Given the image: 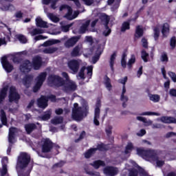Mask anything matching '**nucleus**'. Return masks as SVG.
I'll return each mask as SVG.
<instances>
[{
	"mask_svg": "<svg viewBox=\"0 0 176 176\" xmlns=\"http://www.w3.org/2000/svg\"><path fill=\"white\" fill-rule=\"evenodd\" d=\"M137 153L145 160H153L156 162L157 167H162L164 166V160H161L157 157V151L155 150H144L142 148H138Z\"/></svg>",
	"mask_w": 176,
	"mask_h": 176,
	"instance_id": "nucleus-1",
	"label": "nucleus"
},
{
	"mask_svg": "<svg viewBox=\"0 0 176 176\" xmlns=\"http://www.w3.org/2000/svg\"><path fill=\"white\" fill-rule=\"evenodd\" d=\"M32 67L36 70L39 69L42 67V58L41 56H37L33 58L32 63L30 60H24L20 66V71L25 74L30 72Z\"/></svg>",
	"mask_w": 176,
	"mask_h": 176,
	"instance_id": "nucleus-2",
	"label": "nucleus"
},
{
	"mask_svg": "<svg viewBox=\"0 0 176 176\" xmlns=\"http://www.w3.org/2000/svg\"><path fill=\"white\" fill-rule=\"evenodd\" d=\"M87 111H89V107H86L85 109H83L82 107H79L78 103H74L72 108V118L76 122H80L85 116H87Z\"/></svg>",
	"mask_w": 176,
	"mask_h": 176,
	"instance_id": "nucleus-3",
	"label": "nucleus"
},
{
	"mask_svg": "<svg viewBox=\"0 0 176 176\" xmlns=\"http://www.w3.org/2000/svg\"><path fill=\"white\" fill-rule=\"evenodd\" d=\"M31 157L27 153H21L18 157L16 168L17 170L25 168L30 164Z\"/></svg>",
	"mask_w": 176,
	"mask_h": 176,
	"instance_id": "nucleus-4",
	"label": "nucleus"
},
{
	"mask_svg": "<svg viewBox=\"0 0 176 176\" xmlns=\"http://www.w3.org/2000/svg\"><path fill=\"white\" fill-rule=\"evenodd\" d=\"M47 82L49 86H56V87H60L64 85V79L63 78L53 74L49 76Z\"/></svg>",
	"mask_w": 176,
	"mask_h": 176,
	"instance_id": "nucleus-5",
	"label": "nucleus"
},
{
	"mask_svg": "<svg viewBox=\"0 0 176 176\" xmlns=\"http://www.w3.org/2000/svg\"><path fill=\"white\" fill-rule=\"evenodd\" d=\"M82 64L80 59H72L67 63V67L70 69L72 74L75 75L79 72V68Z\"/></svg>",
	"mask_w": 176,
	"mask_h": 176,
	"instance_id": "nucleus-6",
	"label": "nucleus"
},
{
	"mask_svg": "<svg viewBox=\"0 0 176 176\" xmlns=\"http://www.w3.org/2000/svg\"><path fill=\"white\" fill-rule=\"evenodd\" d=\"M46 76H47V73L46 72H42L36 78V85L33 87L34 93H36L42 87L43 82L46 80Z\"/></svg>",
	"mask_w": 176,
	"mask_h": 176,
	"instance_id": "nucleus-7",
	"label": "nucleus"
},
{
	"mask_svg": "<svg viewBox=\"0 0 176 176\" xmlns=\"http://www.w3.org/2000/svg\"><path fill=\"white\" fill-rule=\"evenodd\" d=\"M49 100H51V101L54 102L56 101V96L50 95V96H41L39 99L37 100V105L39 107V108H42L43 109H45L47 107V101Z\"/></svg>",
	"mask_w": 176,
	"mask_h": 176,
	"instance_id": "nucleus-8",
	"label": "nucleus"
},
{
	"mask_svg": "<svg viewBox=\"0 0 176 176\" xmlns=\"http://www.w3.org/2000/svg\"><path fill=\"white\" fill-rule=\"evenodd\" d=\"M85 74H87L88 78H91V76L93 75V66H89L87 67L83 66L81 67L77 75V78H79V79H85Z\"/></svg>",
	"mask_w": 176,
	"mask_h": 176,
	"instance_id": "nucleus-9",
	"label": "nucleus"
},
{
	"mask_svg": "<svg viewBox=\"0 0 176 176\" xmlns=\"http://www.w3.org/2000/svg\"><path fill=\"white\" fill-rule=\"evenodd\" d=\"M101 101L98 100L94 109V124L95 126H100V115L101 113Z\"/></svg>",
	"mask_w": 176,
	"mask_h": 176,
	"instance_id": "nucleus-10",
	"label": "nucleus"
},
{
	"mask_svg": "<svg viewBox=\"0 0 176 176\" xmlns=\"http://www.w3.org/2000/svg\"><path fill=\"white\" fill-rule=\"evenodd\" d=\"M62 10H66V12H67L65 16L67 20H74V19H76L78 14H79V13L75 12V15H72V8L67 5H63L60 7V11L62 12Z\"/></svg>",
	"mask_w": 176,
	"mask_h": 176,
	"instance_id": "nucleus-11",
	"label": "nucleus"
},
{
	"mask_svg": "<svg viewBox=\"0 0 176 176\" xmlns=\"http://www.w3.org/2000/svg\"><path fill=\"white\" fill-rule=\"evenodd\" d=\"M63 90L66 93H71V91H75L76 90V83L72 80H69L65 82L64 80V84L62 85Z\"/></svg>",
	"mask_w": 176,
	"mask_h": 176,
	"instance_id": "nucleus-12",
	"label": "nucleus"
},
{
	"mask_svg": "<svg viewBox=\"0 0 176 176\" xmlns=\"http://www.w3.org/2000/svg\"><path fill=\"white\" fill-rule=\"evenodd\" d=\"M20 100V94H19V92H17V89H16V87H11L10 88V94H9V101L10 102H12V101H14V102H18Z\"/></svg>",
	"mask_w": 176,
	"mask_h": 176,
	"instance_id": "nucleus-13",
	"label": "nucleus"
},
{
	"mask_svg": "<svg viewBox=\"0 0 176 176\" xmlns=\"http://www.w3.org/2000/svg\"><path fill=\"white\" fill-rule=\"evenodd\" d=\"M79 39H80V36H74L67 39L65 43L64 46L67 49H70V47H74L76 43L79 42Z\"/></svg>",
	"mask_w": 176,
	"mask_h": 176,
	"instance_id": "nucleus-14",
	"label": "nucleus"
},
{
	"mask_svg": "<svg viewBox=\"0 0 176 176\" xmlns=\"http://www.w3.org/2000/svg\"><path fill=\"white\" fill-rule=\"evenodd\" d=\"M53 148V142L49 139L43 140L42 152L43 153H47L52 151Z\"/></svg>",
	"mask_w": 176,
	"mask_h": 176,
	"instance_id": "nucleus-15",
	"label": "nucleus"
},
{
	"mask_svg": "<svg viewBox=\"0 0 176 176\" xmlns=\"http://www.w3.org/2000/svg\"><path fill=\"white\" fill-rule=\"evenodd\" d=\"M103 173L106 176H115L118 175L119 170L118 169V168H115L113 166H106L103 169Z\"/></svg>",
	"mask_w": 176,
	"mask_h": 176,
	"instance_id": "nucleus-16",
	"label": "nucleus"
},
{
	"mask_svg": "<svg viewBox=\"0 0 176 176\" xmlns=\"http://www.w3.org/2000/svg\"><path fill=\"white\" fill-rule=\"evenodd\" d=\"M83 53V46L82 45H77L72 50L70 55L71 57H80V55Z\"/></svg>",
	"mask_w": 176,
	"mask_h": 176,
	"instance_id": "nucleus-17",
	"label": "nucleus"
},
{
	"mask_svg": "<svg viewBox=\"0 0 176 176\" xmlns=\"http://www.w3.org/2000/svg\"><path fill=\"white\" fill-rule=\"evenodd\" d=\"M1 4L2 7L0 8L1 10L6 12L8 10H14V6L12 4H8V2H13V0H1Z\"/></svg>",
	"mask_w": 176,
	"mask_h": 176,
	"instance_id": "nucleus-18",
	"label": "nucleus"
},
{
	"mask_svg": "<svg viewBox=\"0 0 176 176\" xmlns=\"http://www.w3.org/2000/svg\"><path fill=\"white\" fill-rule=\"evenodd\" d=\"M1 64L6 72L10 73L11 71H13V65L8 61V58L6 56L1 58Z\"/></svg>",
	"mask_w": 176,
	"mask_h": 176,
	"instance_id": "nucleus-19",
	"label": "nucleus"
},
{
	"mask_svg": "<svg viewBox=\"0 0 176 176\" xmlns=\"http://www.w3.org/2000/svg\"><path fill=\"white\" fill-rule=\"evenodd\" d=\"M8 157H4L2 159V164H3V168L2 170H1V176H8Z\"/></svg>",
	"mask_w": 176,
	"mask_h": 176,
	"instance_id": "nucleus-20",
	"label": "nucleus"
},
{
	"mask_svg": "<svg viewBox=\"0 0 176 176\" xmlns=\"http://www.w3.org/2000/svg\"><path fill=\"white\" fill-rule=\"evenodd\" d=\"M34 80V76L32 75H27L25 76L23 80L22 83L25 86V87H30L31 85L32 84V82Z\"/></svg>",
	"mask_w": 176,
	"mask_h": 176,
	"instance_id": "nucleus-21",
	"label": "nucleus"
},
{
	"mask_svg": "<svg viewBox=\"0 0 176 176\" xmlns=\"http://www.w3.org/2000/svg\"><path fill=\"white\" fill-rule=\"evenodd\" d=\"M160 121L166 124L176 123V118L174 117L162 116L160 118Z\"/></svg>",
	"mask_w": 176,
	"mask_h": 176,
	"instance_id": "nucleus-22",
	"label": "nucleus"
},
{
	"mask_svg": "<svg viewBox=\"0 0 176 176\" xmlns=\"http://www.w3.org/2000/svg\"><path fill=\"white\" fill-rule=\"evenodd\" d=\"M162 34L163 38H167L168 34H170V25L168 23H164L162 25Z\"/></svg>",
	"mask_w": 176,
	"mask_h": 176,
	"instance_id": "nucleus-23",
	"label": "nucleus"
},
{
	"mask_svg": "<svg viewBox=\"0 0 176 176\" xmlns=\"http://www.w3.org/2000/svg\"><path fill=\"white\" fill-rule=\"evenodd\" d=\"M17 131L16 128L12 127L10 128L9 135H8V141L10 144H13V140H14V134Z\"/></svg>",
	"mask_w": 176,
	"mask_h": 176,
	"instance_id": "nucleus-24",
	"label": "nucleus"
},
{
	"mask_svg": "<svg viewBox=\"0 0 176 176\" xmlns=\"http://www.w3.org/2000/svg\"><path fill=\"white\" fill-rule=\"evenodd\" d=\"M61 41L57 39H52L45 41L44 43L41 45L44 47H47V46H53V45H56V43H60Z\"/></svg>",
	"mask_w": 176,
	"mask_h": 176,
	"instance_id": "nucleus-25",
	"label": "nucleus"
},
{
	"mask_svg": "<svg viewBox=\"0 0 176 176\" xmlns=\"http://www.w3.org/2000/svg\"><path fill=\"white\" fill-rule=\"evenodd\" d=\"M90 25V20L86 21L82 25L80 26L78 32L80 34H85L87 31V28Z\"/></svg>",
	"mask_w": 176,
	"mask_h": 176,
	"instance_id": "nucleus-26",
	"label": "nucleus"
},
{
	"mask_svg": "<svg viewBox=\"0 0 176 176\" xmlns=\"http://www.w3.org/2000/svg\"><path fill=\"white\" fill-rule=\"evenodd\" d=\"M25 131L28 134H31L36 129V125L34 123H30L25 125Z\"/></svg>",
	"mask_w": 176,
	"mask_h": 176,
	"instance_id": "nucleus-27",
	"label": "nucleus"
},
{
	"mask_svg": "<svg viewBox=\"0 0 176 176\" xmlns=\"http://www.w3.org/2000/svg\"><path fill=\"white\" fill-rule=\"evenodd\" d=\"M36 24L37 27H40L41 28H47V23L43 21L41 17L36 19Z\"/></svg>",
	"mask_w": 176,
	"mask_h": 176,
	"instance_id": "nucleus-28",
	"label": "nucleus"
},
{
	"mask_svg": "<svg viewBox=\"0 0 176 176\" xmlns=\"http://www.w3.org/2000/svg\"><path fill=\"white\" fill-rule=\"evenodd\" d=\"M44 12L47 13V16L48 18H50V20H52V21L54 23H58V21H60V19H58V17H57L53 13L47 12V10H46V8H45Z\"/></svg>",
	"mask_w": 176,
	"mask_h": 176,
	"instance_id": "nucleus-29",
	"label": "nucleus"
},
{
	"mask_svg": "<svg viewBox=\"0 0 176 176\" xmlns=\"http://www.w3.org/2000/svg\"><path fill=\"white\" fill-rule=\"evenodd\" d=\"M144 35V29L142 26L138 25L135 29V38H141Z\"/></svg>",
	"mask_w": 176,
	"mask_h": 176,
	"instance_id": "nucleus-30",
	"label": "nucleus"
},
{
	"mask_svg": "<svg viewBox=\"0 0 176 176\" xmlns=\"http://www.w3.org/2000/svg\"><path fill=\"white\" fill-rule=\"evenodd\" d=\"M58 50V47H49L43 50V52L45 53V54H53V53H56Z\"/></svg>",
	"mask_w": 176,
	"mask_h": 176,
	"instance_id": "nucleus-31",
	"label": "nucleus"
},
{
	"mask_svg": "<svg viewBox=\"0 0 176 176\" xmlns=\"http://www.w3.org/2000/svg\"><path fill=\"white\" fill-rule=\"evenodd\" d=\"M7 94H8V87H3L0 91V104H2V101L5 100Z\"/></svg>",
	"mask_w": 176,
	"mask_h": 176,
	"instance_id": "nucleus-32",
	"label": "nucleus"
},
{
	"mask_svg": "<svg viewBox=\"0 0 176 176\" xmlns=\"http://www.w3.org/2000/svg\"><path fill=\"white\" fill-rule=\"evenodd\" d=\"M0 119L1 120L2 124L6 126L8 123V118H6V113L3 111V109L0 110Z\"/></svg>",
	"mask_w": 176,
	"mask_h": 176,
	"instance_id": "nucleus-33",
	"label": "nucleus"
},
{
	"mask_svg": "<svg viewBox=\"0 0 176 176\" xmlns=\"http://www.w3.org/2000/svg\"><path fill=\"white\" fill-rule=\"evenodd\" d=\"M90 165L92 166L93 167H94V168H96L97 170V169L100 168V166L104 167L105 162H104V161L98 160V161L94 162L93 163H91Z\"/></svg>",
	"mask_w": 176,
	"mask_h": 176,
	"instance_id": "nucleus-34",
	"label": "nucleus"
},
{
	"mask_svg": "<svg viewBox=\"0 0 176 176\" xmlns=\"http://www.w3.org/2000/svg\"><path fill=\"white\" fill-rule=\"evenodd\" d=\"M97 148H90L87 152L85 153L84 156L85 159H90L96 153Z\"/></svg>",
	"mask_w": 176,
	"mask_h": 176,
	"instance_id": "nucleus-35",
	"label": "nucleus"
},
{
	"mask_svg": "<svg viewBox=\"0 0 176 176\" xmlns=\"http://www.w3.org/2000/svg\"><path fill=\"white\" fill-rule=\"evenodd\" d=\"M116 52H113V54L110 57L109 60V65L111 71H113V65H115V60H116Z\"/></svg>",
	"mask_w": 176,
	"mask_h": 176,
	"instance_id": "nucleus-36",
	"label": "nucleus"
},
{
	"mask_svg": "<svg viewBox=\"0 0 176 176\" xmlns=\"http://www.w3.org/2000/svg\"><path fill=\"white\" fill-rule=\"evenodd\" d=\"M100 19L104 25H108V24H109V17H108L107 14H101L100 16Z\"/></svg>",
	"mask_w": 176,
	"mask_h": 176,
	"instance_id": "nucleus-37",
	"label": "nucleus"
},
{
	"mask_svg": "<svg viewBox=\"0 0 176 176\" xmlns=\"http://www.w3.org/2000/svg\"><path fill=\"white\" fill-rule=\"evenodd\" d=\"M84 170H85V172L86 173V174H87L88 175L100 176V172L91 171L90 169H89L88 166H85Z\"/></svg>",
	"mask_w": 176,
	"mask_h": 176,
	"instance_id": "nucleus-38",
	"label": "nucleus"
},
{
	"mask_svg": "<svg viewBox=\"0 0 176 176\" xmlns=\"http://www.w3.org/2000/svg\"><path fill=\"white\" fill-rule=\"evenodd\" d=\"M64 120L62 116H56L51 120L52 124H61Z\"/></svg>",
	"mask_w": 176,
	"mask_h": 176,
	"instance_id": "nucleus-39",
	"label": "nucleus"
},
{
	"mask_svg": "<svg viewBox=\"0 0 176 176\" xmlns=\"http://www.w3.org/2000/svg\"><path fill=\"white\" fill-rule=\"evenodd\" d=\"M102 52L100 50V49H98L96 50L95 56L92 58V63L94 64H96L98 60H100V56H101Z\"/></svg>",
	"mask_w": 176,
	"mask_h": 176,
	"instance_id": "nucleus-40",
	"label": "nucleus"
},
{
	"mask_svg": "<svg viewBox=\"0 0 176 176\" xmlns=\"http://www.w3.org/2000/svg\"><path fill=\"white\" fill-rule=\"evenodd\" d=\"M58 0H43V3L44 5H49L52 2L51 8L52 9H56V3H57Z\"/></svg>",
	"mask_w": 176,
	"mask_h": 176,
	"instance_id": "nucleus-41",
	"label": "nucleus"
},
{
	"mask_svg": "<svg viewBox=\"0 0 176 176\" xmlns=\"http://www.w3.org/2000/svg\"><path fill=\"white\" fill-rule=\"evenodd\" d=\"M120 100L122 102V107L124 108H126V107H127L126 102H127V101H129V96H127L126 95H120Z\"/></svg>",
	"mask_w": 176,
	"mask_h": 176,
	"instance_id": "nucleus-42",
	"label": "nucleus"
},
{
	"mask_svg": "<svg viewBox=\"0 0 176 176\" xmlns=\"http://www.w3.org/2000/svg\"><path fill=\"white\" fill-rule=\"evenodd\" d=\"M137 120H140V122H143V123H145L147 126H151L153 122L151 120H147L146 118L141 116H138L136 118Z\"/></svg>",
	"mask_w": 176,
	"mask_h": 176,
	"instance_id": "nucleus-43",
	"label": "nucleus"
},
{
	"mask_svg": "<svg viewBox=\"0 0 176 176\" xmlns=\"http://www.w3.org/2000/svg\"><path fill=\"white\" fill-rule=\"evenodd\" d=\"M149 100L153 101V102H159L160 101V96L157 94H151L149 95Z\"/></svg>",
	"mask_w": 176,
	"mask_h": 176,
	"instance_id": "nucleus-44",
	"label": "nucleus"
},
{
	"mask_svg": "<svg viewBox=\"0 0 176 176\" xmlns=\"http://www.w3.org/2000/svg\"><path fill=\"white\" fill-rule=\"evenodd\" d=\"M160 36V30L157 27L153 28V38L155 41H157Z\"/></svg>",
	"mask_w": 176,
	"mask_h": 176,
	"instance_id": "nucleus-45",
	"label": "nucleus"
},
{
	"mask_svg": "<svg viewBox=\"0 0 176 176\" xmlns=\"http://www.w3.org/2000/svg\"><path fill=\"white\" fill-rule=\"evenodd\" d=\"M141 116H160V113H156V112H152V111H146V112H143L140 113Z\"/></svg>",
	"mask_w": 176,
	"mask_h": 176,
	"instance_id": "nucleus-46",
	"label": "nucleus"
},
{
	"mask_svg": "<svg viewBox=\"0 0 176 176\" xmlns=\"http://www.w3.org/2000/svg\"><path fill=\"white\" fill-rule=\"evenodd\" d=\"M45 32V30L39 28L34 29L32 32H30V34L32 36H35V35H38L39 34H43Z\"/></svg>",
	"mask_w": 176,
	"mask_h": 176,
	"instance_id": "nucleus-47",
	"label": "nucleus"
},
{
	"mask_svg": "<svg viewBox=\"0 0 176 176\" xmlns=\"http://www.w3.org/2000/svg\"><path fill=\"white\" fill-rule=\"evenodd\" d=\"M104 85L107 89L110 91L112 88V85L111 84V78H109L108 76L104 78Z\"/></svg>",
	"mask_w": 176,
	"mask_h": 176,
	"instance_id": "nucleus-48",
	"label": "nucleus"
},
{
	"mask_svg": "<svg viewBox=\"0 0 176 176\" xmlns=\"http://www.w3.org/2000/svg\"><path fill=\"white\" fill-rule=\"evenodd\" d=\"M141 54V57L144 63H148V57H149V54L146 53V51L143 50H142Z\"/></svg>",
	"mask_w": 176,
	"mask_h": 176,
	"instance_id": "nucleus-49",
	"label": "nucleus"
},
{
	"mask_svg": "<svg viewBox=\"0 0 176 176\" xmlns=\"http://www.w3.org/2000/svg\"><path fill=\"white\" fill-rule=\"evenodd\" d=\"M126 30H130V22H124L121 28L122 32H124Z\"/></svg>",
	"mask_w": 176,
	"mask_h": 176,
	"instance_id": "nucleus-50",
	"label": "nucleus"
},
{
	"mask_svg": "<svg viewBox=\"0 0 176 176\" xmlns=\"http://www.w3.org/2000/svg\"><path fill=\"white\" fill-rule=\"evenodd\" d=\"M50 116H52V111L50 110L41 116V119L42 120H49V119H50Z\"/></svg>",
	"mask_w": 176,
	"mask_h": 176,
	"instance_id": "nucleus-51",
	"label": "nucleus"
},
{
	"mask_svg": "<svg viewBox=\"0 0 176 176\" xmlns=\"http://www.w3.org/2000/svg\"><path fill=\"white\" fill-rule=\"evenodd\" d=\"M64 164H65V162L60 161L59 162L53 165L52 169L54 170L55 168H60L63 167V166H64Z\"/></svg>",
	"mask_w": 176,
	"mask_h": 176,
	"instance_id": "nucleus-52",
	"label": "nucleus"
},
{
	"mask_svg": "<svg viewBox=\"0 0 176 176\" xmlns=\"http://www.w3.org/2000/svg\"><path fill=\"white\" fill-rule=\"evenodd\" d=\"M134 63H135V56L131 55V58L129 59L128 64H127L128 68H129V69L131 68V65H133V64H134Z\"/></svg>",
	"mask_w": 176,
	"mask_h": 176,
	"instance_id": "nucleus-53",
	"label": "nucleus"
},
{
	"mask_svg": "<svg viewBox=\"0 0 176 176\" xmlns=\"http://www.w3.org/2000/svg\"><path fill=\"white\" fill-rule=\"evenodd\" d=\"M104 31L102 32L104 36H109V34L111 32V29L109 28V27H108V25H104Z\"/></svg>",
	"mask_w": 176,
	"mask_h": 176,
	"instance_id": "nucleus-54",
	"label": "nucleus"
},
{
	"mask_svg": "<svg viewBox=\"0 0 176 176\" xmlns=\"http://www.w3.org/2000/svg\"><path fill=\"white\" fill-rule=\"evenodd\" d=\"M133 149V144L129 143L127 146H126V149L124 151L125 155H129L130 153V151Z\"/></svg>",
	"mask_w": 176,
	"mask_h": 176,
	"instance_id": "nucleus-55",
	"label": "nucleus"
},
{
	"mask_svg": "<svg viewBox=\"0 0 176 176\" xmlns=\"http://www.w3.org/2000/svg\"><path fill=\"white\" fill-rule=\"evenodd\" d=\"M17 38L21 43H27V38H25L23 34H19Z\"/></svg>",
	"mask_w": 176,
	"mask_h": 176,
	"instance_id": "nucleus-56",
	"label": "nucleus"
},
{
	"mask_svg": "<svg viewBox=\"0 0 176 176\" xmlns=\"http://www.w3.org/2000/svg\"><path fill=\"white\" fill-rule=\"evenodd\" d=\"M71 27H72V24L63 25V26H61V30L63 32H68V31H69V28H71Z\"/></svg>",
	"mask_w": 176,
	"mask_h": 176,
	"instance_id": "nucleus-57",
	"label": "nucleus"
},
{
	"mask_svg": "<svg viewBox=\"0 0 176 176\" xmlns=\"http://www.w3.org/2000/svg\"><path fill=\"white\" fill-rule=\"evenodd\" d=\"M160 60L162 61V63H167V61H168V57H167V54L163 53L161 55Z\"/></svg>",
	"mask_w": 176,
	"mask_h": 176,
	"instance_id": "nucleus-58",
	"label": "nucleus"
},
{
	"mask_svg": "<svg viewBox=\"0 0 176 176\" xmlns=\"http://www.w3.org/2000/svg\"><path fill=\"white\" fill-rule=\"evenodd\" d=\"M129 176H138V170L137 169H131L129 171Z\"/></svg>",
	"mask_w": 176,
	"mask_h": 176,
	"instance_id": "nucleus-59",
	"label": "nucleus"
},
{
	"mask_svg": "<svg viewBox=\"0 0 176 176\" xmlns=\"http://www.w3.org/2000/svg\"><path fill=\"white\" fill-rule=\"evenodd\" d=\"M170 45L172 49H174V47H175V46H176V38H175V36H173V37L171 38Z\"/></svg>",
	"mask_w": 176,
	"mask_h": 176,
	"instance_id": "nucleus-60",
	"label": "nucleus"
},
{
	"mask_svg": "<svg viewBox=\"0 0 176 176\" xmlns=\"http://www.w3.org/2000/svg\"><path fill=\"white\" fill-rule=\"evenodd\" d=\"M168 74L170 78H171L172 80L176 82V74L173 72H169Z\"/></svg>",
	"mask_w": 176,
	"mask_h": 176,
	"instance_id": "nucleus-61",
	"label": "nucleus"
},
{
	"mask_svg": "<svg viewBox=\"0 0 176 176\" xmlns=\"http://www.w3.org/2000/svg\"><path fill=\"white\" fill-rule=\"evenodd\" d=\"M85 135H86V132L85 131H83L80 133L79 138H78L77 140H75V142H79V141H80V140H83V138H85Z\"/></svg>",
	"mask_w": 176,
	"mask_h": 176,
	"instance_id": "nucleus-62",
	"label": "nucleus"
},
{
	"mask_svg": "<svg viewBox=\"0 0 176 176\" xmlns=\"http://www.w3.org/2000/svg\"><path fill=\"white\" fill-rule=\"evenodd\" d=\"M127 82V76H125L124 78L118 80V83H121L123 86H126V82Z\"/></svg>",
	"mask_w": 176,
	"mask_h": 176,
	"instance_id": "nucleus-63",
	"label": "nucleus"
},
{
	"mask_svg": "<svg viewBox=\"0 0 176 176\" xmlns=\"http://www.w3.org/2000/svg\"><path fill=\"white\" fill-rule=\"evenodd\" d=\"M138 171L140 174L141 176H146L148 175V174L146 173V172H145V170H144V169H142V168L138 166Z\"/></svg>",
	"mask_w": 176,
	"mask_h": 176,
	"instance_id": "nucleus-64",
	"label": "nucleus"
}]
</instances>
